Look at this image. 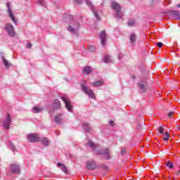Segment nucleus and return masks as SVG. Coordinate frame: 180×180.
<instances>
[{"instance_id": "obj_1", "label": "nucleus", "mask_w": 180, "mask_h": 180, "mask_svg": "<svg viewBox=\"0 0 180 180\" xmlns=\"http://www.w3.org/2000/svg\"><path fill=\"white\" fill-rule=\"evenodd\" d=\"M63 22L68 23V30L73 34H78L80 24L74 19V17L70 14H65L63 18Z\"/></svg>"}, {"instance_id": "obj_2", "label": "nucleus", "mask_w": 180, "mask_h": 180, "mask_svg": "<svg viewBox=\"0 0 180 180\" xmlns=\"http://www.w3.org/2000/svg\"><path fill=\"white\" fill-rule=\"evenodd\" d=\"M111 8L115 12L116 19H122L123 13H122V6L115 1L111 2Z\"/></svg>"}, {"instance_id": "obj_3", "label": "nucleus", "mask_w": 180, "mask_h": 180, "mask_svg": "<svg viewBox=\"0 0 180 180\" xmlns=\"http://www.w3.org/2000/svg\"><path fill=\"white\" fill-rule=\"evenodd\" d=\"M81 88L84 94L88 95V96H89V98H91V99H95V93L94 92V91H92V89H89L85 84H81Z\"/></svg>"}, {"instance_id": "obj_4", "label": "nucleus", "mask_w": 180, "mask_h": 180, "mask_svg": "<svg viewBox=\"0 0 180 180\" xmlns=\"http://www.w3.org/2000/svg\"><path fill=\"white\" fill-rule=\"evenodd\" d=\"M95 153L97 155H103L105 160H110V150L109 148L96 150Z\"/></svg>"}, {"instance_id": "obj_5", "label": "nucleus", "mask_w": 180, "mask_h": 180, "mask_svg": "<svg viewBox=\"0 0 180 180\" xmlns=\"http://www.w3.org/2000/svg\"><path fill=\"white\" fill-rule=\"evenodd\" d=\"M61 109V103L58 99H54L52 102V107L49 110V113L53 114L56 110H60Z\"/></svg>"}, {"instance_id": "obj_6", "label": "nucleus", "mask_w": 180, "mask_h": 180, "mask_svg": "<svg viewBox=\"0 0 180 180\" xmlns=\"http://www.w3.org/2000/svg\"><path fill=\"white\" fill-rule=\"evenodd\" d=\"M86 4L89 6V8H91V11L93 12L96 19L97 20H101V17L99 16V14L98 13V10L96 9L95 7H94V4H92V1L90 0H85Z\"/></svg>"}, {"instance_id": "obj_7", "label": "nucleus", "mask_w": 180, "mask_h": 180, "mask_svg": "<svg viewBox=\"0 0 180 180\" xmlns=\"http://www.w3.org/2000/svg\"><path fill=\"white\" fill-rule=\"evenodd\" d=\"M5 30H6L8 36L10 37H13L15 36V27H13V25L11 23H8L4 27Z\"/></svg>"}, {"instance_id": "obj_8", "label": "nucleus", "mask_w": 180, "mask_h": 180, "mask_svg": "<svg viewBox=\"0 0 180 180\" xmlns=\"http://www.w3.org/2000/svg\"><path fill=\"white\" fill-rule=\"evenodd\" d=\"M12 123V118L11 117V114H7L5 120L3 121V127L9 130L11 129V124Z\"/></svg>"}, {"instance_id": "obj_9", "label": "nucleus", "mask_w": 180, "mask_h": 180, "mask_svg": "<svg viewBox=\"0 0 180 180\" xmlns=\"http://www.w3.org/2000/svg\"><path fill=\"white\" fill-rule=\"evenodd\" d=\"M27 139L30 143H36V141H40V137L37 134H29L27 136Z\"/></svg>"}, {"instance_id": "obj_10", "label": "nucleus", "mask_w": 180, "mask_h": 180, "mask_svg": "<svg viewBox=\"0 0 180 180\" xmlns=\"http://www.w3.org/2000/svg\"><path fill=\"white\" fill-rule=\"evenodd\" d=\"M10 172L11 174H20V167L16 163L10 165Z\"/></svg>"}, {"instance_id": "obj_11", "label": "nucleus", "mask_w": 180, "mask_h": 180, "mask_svg": "<svg viewBox=\"0 0 180 180\" xmlns=\"http://www.w3.org/2000/svg\"><path fill=\"white\" fill-rule=\"evenodd\" d=\"M97 167L95 160L87 161L86 163V168L89 171H94V169H96Z\"/></svg>"}, {"instance_id": "obj_12", "label": "nucleus", "mask_w": 180, "mask_h": 180, "mask_svg": "<svg viewBox=\"0 0 180 180\" xmlns=\"http://www.w3.org/2000/svg\"><path fill=\"white\" fill-rule=\"evenodd\" d=\"M167 13L173 18V19H176V20H180V12L178 11L174 10H168Z\"/></svg>"}, {"instance_id": "obj_13", "label": "nucleus", "mask_w": 180, "mask_h": 180, "mask_svg": "<svg viewBox=\"0 0 180 180\" xmlns=\"http://www.w3.org/2000/svg\"><path fill=\"white\" fill-rule=\"evenodd\" d=\"M60 98L65 103V106L68 112H72V105H71V101L67 100V97L65 96H61Z\"/></svg>"}, {"instance_id": "obj_14", "label": "nucleus", "mask_w": 180, "mask_h": 180, "mask_svg": "<svg viewBox=\"0 0 180 180\" xmlns=\"http://www.w3.org/2000/svg\"><path fill=\"white\" fill-rule=\"evenodd\" d=\"M7 8L9 18L11 19L15 25H18V21L15 19V15H13V12H12V10H11V5L9 4V3H7Z\"/></svg>"}, {"instance_id": "obj_15", "label": "nucleus", "mask_w": 180, "mask_h": 180, "mask_svg": "<svg viewBox=\"0 0 180 180\" xmlns=\"http://www.w3.org/2000/svg\"><path fill=\"white\" fill-rule=\"evenodd\" d=\"M0 54L1 56V59H2V61L4 63L6 70H9V67H12V63H10L9 61L5 58V56H4L3 53H1Z\"/></svg>"}, {"instance_id": "obj_16", "label": "nucleus", "mask_w": 180, "mask_h": 180, "mask_svg": "<svg viewBox=\"0 0 180 180\" xmlns=\"http://www.w3.org/2000/svg\"><path fill=\"white\" fill-rule=\"evenodd\" d=\"M101 43L103 46L106 44V31L103 30L100 34Z\"/></svg>"}, {"instance_id": "obj_17", "label": "nucleus", "mask_w": 180, "mask_h": 180, "mask_svg": "<svg viewBox=\"0 0 180 180\" xmlns=\"http://www.w3.org/2000/svg\"><path fill=\"white\" fill-rule=\"evenodd\" d=\"M137 41V35L134 33H131L129 36V41L131 46H136V41Z\"/></svg>"}, {"instance_id": "obj_18", "label": "nucleus", "mask_w": 180, "mask_h": 180, "mask_svg": "<svg viewBox=\"0 0 180 180\" xmlns=\"http://www.w3.org/2000/svg\"><path fill=\"white\" fill-rule=\"evenodd\" d=\"M138 86L139 88V92L141 93H144L146 92V91H147V85L144 83H143V82H141L139 84Z\"/></svg>"}, {"instance_id": "obj_19", "label": "nucleus", "mask_w": 180, "mask_h": 180, "mask_svg": "<svg viewBox=\"0 0 180 180\" xmlns=\"http://www.w3.org/2000/svg\"><path fill=\"white\" fill-rule=\"evenodd\" d=\"M83 129L87 133H91V131H92V127L91 126V124L87 122L83 123Z\"/></svg>"}, {"instance_id": "obj_20", "label": "nucleus", "mask_w": 180, "mask_h": 180, "mask_svg": "<svg viewBox=\"0 0 180 180\" xmlns=\"http://www.w3.org/2000/svg\"><path fill=\"white\" fill-rule=\"evenodd\" d=\"M87 144L89 145V147L92 148L93 151H95L97 148V147H99L98 144H96L94 143V141L89 140L87 143Z\"/></svg>"}, {"instance_id": "obj_21", "label": "nucleus", "mask_w": 180, "mask_h": 180, "mask_svg": "<svg viewBox=\"0 0 180 180\" xmlns=\"http://www.w3.org/2000/svg\"><path fill=\"white\" fill-rule=\"evenodd\" d=\"M58 167H61V170L63 172H65V174H68V169L65 166V165L62 164L61 162L58 163Z\"/></svg>"}, {"instance_id": "obj_22", "label": "nucleus", "mask_w": 180, "mask_h": 180, "mask_svg": "<svg viewBox=\"0 0 180 180\" xmlns=\"http://www.w3.org/2000/svg\"><path fill=\"white\" fill-rule=\"evenodd\" d=\"M91 72H92V70H91V67L89 66H86L83 69V74H84V75H89Z\"/></svg>"}, {"instance_id": "obj_23", "label": "nucleus", "mask_w": 180, "mask_h": 180, "mask_svg": "<svg viewBox=\"0 0 180 180\" xmlns=\"http://www.w3.org/2000/svg\"><path fill=\"white\" fill-rule=\"evenodd\" d=\"M39 141L42 143L43 146H50V140L46 137L42 139H39Z\"/></svg>"}, {"instance_id": "obj_24", "label": "nucleus", "mask_w": 180, "mask_h": 180, "mask_svg": "<svg viewBox=\"0 0 180 180\" xmlns=\"http://www.w3.org/2000/svg\"><path fill=\"white\" fill-rule=\"evenodd\" d=\"M93 85H94V86H95V87L102 86V85H103V81L99 80V81L94 82L93 83Z\"/></svg>"}, {"instance_id": "obj_25", "label": "nucleus", "mask_w": 180, "mask_h": 180, "mask_svg": "<svg viewBox=\"0 0 180 180\" xmlns=\"http://www.w3.org/2000/svg\"><path fill=\"white\" fill-rule=\"evenodd\" d=\"M32 110L34 112V113H40L43 112V108H38V107H33Z\"/></svg>"}, {"instance_id": "obj_26", "label": "nucleus", "mask_w": 180, "mask_h": 180, "mask_svg": "<svg viewBox=\"0 0 180 180\" xmlns=\"http://www.w3.org/2000/svg\"><path fill=\"white\" fill-rule=\"evenodd\" d=\"M55 122L58 124H60L61 123V114H59L58 115H56L55 117Z\"/></svg>"}, {"instance_id": "obj_27", "label": "nucleus", "mask_w": 180, "mask_h": 180, "mask_svg": "<svg viewBox=\"0 0 180 180\" xmlns=\"http://www.w3.org/2000/svg\"><path fill=\"white\" fill-rule=\"evenodd\" d=\"M104 63H110V56L109 55H105L103 58Z\"/></svg>"}, {"instance_id": "obj_28", "label": "nucleus", "mask_w": 180, "mask_h": 180, "mask_svg": "<svg viewBox=\"0 0 180 180\" xmlns=\"http://www.w3.org/2000/svg\"><path fill=\"white\" fill-rule=\"evenodd\" d=\"M38 4L39 5H41V6H44V8H46L47 7V6L46 5V1H44V0H39L38 1Z\"/></svg>"}, {"instance_id": "obj_29", "label": "nucleus", "mask_w": 180, "mask_h": 180, "mask_svg": "<svg viewBox=\"0 0 180 180\" xmlns=\"http://www.w3.org/2000/svg\"><path fill=\"white\" fill-rule=\"evenodd\" d=\"M166 167H167V168L172 169L174 168V165L172 164V162L169 161L166 163Z\"/></svg>"}, {"instance_id": "obj_30", "label": "nucleus", "mask_w": 180, "mask_h": 180, "mask_svg": "<svg viewBox=\"0 0 180 180\" xmlns=\"http://www.w3.org/2000/svg\"><path fill=\"white\" fill-rule=\"evenodd\" d=\"M159 134H164V127L162 126L159 127L158 128Z\"/></svg>"}, {"instance_id": "obj_31", "label": "nucleus", "mask_w": 180, "mask_h": 180, "mask_svg": "<svg viewBox=\"0 0 180 180\" xmlns=\"http://www.w3.org/2000/svg\"><path fill=\"white\" fill-rule=\"evenodd\" d=\"M10 146H11V149L12 150V151H13V152L18 151L16 150V148L15 147V145L13 143H12V142L10 143Z\"/></svg>"}, {"instance_id": "obj_32", "label": "nucleus", "mask_w": 180, "mask_h": 180, "mask_svg": "<svg viewBox=\"0 0 180 180\" xmlns=\"http://www.w3.org/2000/svg\"><path fill=\"white\" fill-rule=\"evenodd\" d=\"M128 25L129 26H134V20H129Z\"/></svg>"}, {"instance_id": "obj_33", "label": "nucleus", "mask_w": 180, "mask_h": 180, "mask_svg": "<svg viewBox=\"0 0 180 180\" xmlns=\"http://www.w3.org/2000/svg\"><path fill=\"white\" fill-rule=\"evenodd\" d=\"M95 50H96L95 46H89V51L94 52V51H95Z\"/></svg>"}, {"instance_id": "obj_34", "label": "nucleus", "mask_w": 180, "mask_h": 180, "mask_svg": "<svg viewBox=\"0 0 180 180\" xmlns=\"http://www.w3.org/2000/svg\"><path fill=\"white\" fill-rule=\"evenodd\" d=\"M157 46H158V47H159V49H161V47H162V46H164V44H162V42H158Z\"/></svg>"}, {"instance_id": "obj_35", "label": "nucleus", "mask_w": 180, "mask_h": 180, "mask_svg": "<svg viewBox=\"0 0 180 180\" xmlns=\"http://www.w3.org/2000/svg\"><path fill=\"white\" fill-rule=\"evenodd\" d=\"M75 1L77 5H81V4H82V0H75Z\"/></svg>"}, {"instance_id": "obj_36", "label": "nucleus", "mask_w": 180, "mask_h": 180, "mask_svg": "<svg viewBox=\"0 0 180 180\" xmlns=\"http://www.w3.org/2000/svg\"><path fill=\"white\" fill-rule=\"evenodd\" d=\"M122 155H124L126 154V149L123 148L121 150Z\"/></svg>"}, {"instance_id": "obj_37", "label": "nucleus", "mask_w": 180, "mask_h": 180, "mask_svg": "<svg viewBox=\"0 0 180 180\" xmlns=\"http://www.w3.org/2000/svg\"><path fill=\"white\" fill-rule=\"evenodd\" d=\"M27 49H32V43L27 42Z\"/></svg>"}, {"instance_id": "obj_38", "label": "nucleus", "mask_w": 180, "mask_h": 180, "mask_svg": "<svg viewBox=\"0 0 180 180\" xmlns=\"http://www.w3.org/2000/svg\"><path fill=\"white\" fill-rule=\"evenodd\" d=\"M109 124H110V126H115V122H113V121H112V120H110Z\"/></svg>"}, {"instance_id": "obj_39", "label": "nucleus", "mask_w": 180, "mask_h": 180, "mask_svg": "<svg viewBox=\"0 0 180 180\" xmlns=\"http://www.w3.org/2000/svg\"><path fill=\"white\" fill-rule=\"evenodd\" d=\"M172 115H174V112H169L168 117H172Z\"/></svg>"}, {"instance_id": "obj_40", "label": "nucleus", "mask_w": 180, "mask_h": 180, "mask_svg": "<svg viewBox=\"0 0 180 180\" xmlns=\"http://www.w3.org/2000/svg\"><path fill=\"white\" fill-rule=\"evenodd\" d=\"M163 140H164L165 141H168V140H169V138L168 136H166V137H164V138H163Z\"/></svg>"}, {"instance_id": "obj_41", "label": "nucleus", "mask_w": 180, "mask_h": 180, "mask_svg": "<svg viewBox=\"0 0 180 180\" xmlns=\"http://www.w3.org/2000/svg\"><path fill=\"white\" fill-rule=\"evenodd\" d=\"M123 58V55L122 53H119L118 55L119 60H120V58Z\"/></svg>"}, {"instance_id": "obj_42", "label": "nucleus", "mask_w": 180, "mask_h": 180, "mask_svg": "<svg viewBox=\"0 0 180 180\" xmlns=\"http://www.w3.org/2000/svg\"><path fill=\"white\" fill-rule=\"evenodd\" d=\"M102 167L106 169V168H108V166L106 165H103Z\"/></svg>"}, {"instance_id": "obj_43", "label": "nucleus", "mask_w": 180, "mask_h": 180, "mask_svg": "<svg viewBox=\"0 0 180 180\" xmlns=\"http://www.w3.org/2000/svg\"><path fill=\"white\" fill-rule=\"evenodd\" d=\"M165 134L166 137H169V134L166 133V134Z\"/></svg>"}, {"instance_id": "obj_44", "label": "nucleus", "mask_w": 180, "mask_h": 180, "mask_svg": "<svg viewBox=\"0 0 180 180\" xmlns=\"http://www.w3.org/2000/svg\"><path fill=\"white\" fill-rule=\"evenodd\" d=\"M180 174V169L178 170V173L176 174V175H179Z\"/></svg>"}, {"instance_id": "obj_45", "label": "nucleus", "mask_w": 180, "mask_h": 180, "mask_svg": "<svg viewBox=\"0 0 180 180\" xmlns=\"http://www.w3.org/2000/svg\"><path fill=\"white\" fill-rule=\"evenodd\" d=\"M56 136H58V131H56Z\"/></svg>"}, {"instance_id": "obj_46", "label": "nucleus", "mask_w": 180, "mask_h": 180, "mask_svg": "<svg viewBox=\"0 0 180 180\" xmlns=\"http://www.w3.org/2000/svg\"><path fill=\"white\" fill-rule=\"evenodd\" d=\"M177 8H180V4L176 5Z\"/></svg>"}, {"instance_id": "obj_47", "label": "nucleus", "mask_w": 180, "mask_h": 180, "mask_svg": "<svg viewBox=\"0 0 180 180\" xmlns=\"http://www.w3.org/2000/svg\"><path fill=\"white\" fill-rule=\"evenodd\" d=\"M135 78H136V77L134 76V77H133V79H134Z\"/></svg>"}]
</instances>
